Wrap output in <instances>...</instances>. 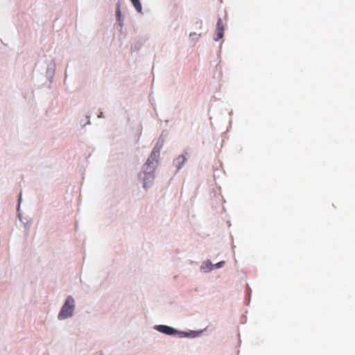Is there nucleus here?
Segmentation results:
<instances>
[{"mask_svg":"<svg viewBox=\"0 0 355 355\" xmlns=\"http://www.w3.org/2000/svg\"><path fill=\"white\" fill-rule=\"evenodd\" d=\"M73 310L74 300L71 296H69L59 313L58 318L60 320H64L72 316Z\"/></svg>","mask_w":355,"mask_h":355,"instance_id":"1","label":"nucleus"},{"mask_svg":"<svg viewBox=\"0 0 355 355\" xmlns=\"http://www.w3.org/2000/svg\"><path fill=\"white\" fill-rule=\"evenodd\" d=\"M153 169L150 168L149 172H144L140 175L141 178L144 180V187L148 188L152 185L154 176H153Z\"/></svg>","mask_w":355,"mask_h":355,"instance_id":"2","label":"nucleus"},{"mask_svg":"<svg viewBox=\"0 0 355 355\" xmlns=\"http://www.w3.org/2000/svg\"><path fill=\"white\" fill-rule=\"evenodd\" d=\"M159 332L166 335H173L176 333V330L171 327L166 325H158L156 328Z\"/></svg>","mask_w":355,"mask_h":355,"instance_id":"3","label":"nucleus"},{"mask_svg":"<svg viewBox=\"0 0 355 355\" xmlns=\"http://www.w3.org/2000/svg\"><path fill=\"white\" fill-rule=\"evenodd\" d=\"M156 157H157L156 153H155V150H153L152 152L150 157L147 159L146 163L145 164L144 167L146 168V170L148 169V168L150 167V164H153L154 161L157 162Z\"/></svg>","mask_w":355,"mask_h":355,"instance_id":"4","label":"nucleus"},{"mask_svg":"<svg viewBox=\"0 0 355 355\" xmlns=\"http://www.w3.org/2000/svg\"><path fill=\"white\" fill-rule=\"evenodd\" d=\"M186 161H187V158L183 155L177 157L175 162L177 163L178 168H180L182 167V166L185 163Z\"/></svg>","mask_w":355,"mask_h":355,"instance_id":"5","label":"nucleus"},{"mask_svg":"<svg viewBox=\"0 0 355 355\" xmlns=\"http://www.w3.org/2000/svg\"><path fill=\"white\" fill-rule=\"evenodd\" d=\"M131 2L132 3L134 7L135 8V9L141 12V10H142V7H141V4L140 3V0H130Z\"/></svg>","mask_w":355,"mask_h":355,"instance_id":"6","label":"nucleus"},{"mask_svg":"<svg viewBox=\"0 0 355 355\" xmlns=\"http://www.w3.org/2000/svg\"><path fill=\"white\" fill-rule=\"evenodd\" d=\"M217 37L215 38L216 41H218L223 37L224 28L216 29Z\"/></svg>","mask_w":355,"mask_h":355,"instance_id":"7","label":"nucleus"},{"mask_svg":"<svg viewBox=\"0 0 355 355\" xmlns=\"http://www.w3.org/2000/svg\"><path fill=\"white\" fill-rule=\"evenodd\" d=\"M224 264H225V261H220V262L217 263L215 265H211V270H212L214 268H221Z\"/></svg>","mask_w":355,"mask_h":355,"instance_id":"8","label":"nucleus"},{"mask_svg":"<svg viewBox=\"0 0 355 355\" xmlns=\"http://www.w3.org/2000/svg\"><path fill=\"white\" fill-rule=\"evenodd\" d=\"M220 28H224L223 27V21H222V19L220 18H219L217 21V28L216 29H220Z\"/></svg>","mask_w":355,"mask_h":355,"instance_id":"9","label":"nucleus"}]
</instances>
